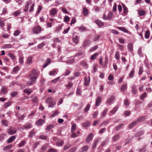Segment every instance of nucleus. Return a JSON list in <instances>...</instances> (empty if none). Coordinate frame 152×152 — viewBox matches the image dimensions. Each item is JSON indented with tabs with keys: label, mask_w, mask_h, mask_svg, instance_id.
Masks as SVG:
<instances>
[{
	"label": "nucleus",
	"mask_w": 152,
	"mask_h": 152,
	"mask_svg": "<svg viewBox=\"0 0 152 152\" xmlns=\"http://www.w3.org/2000/svg\"><path fill=\"white\" fill-rule=\"evenodd\" d=\"M145 146H144L142 147L141 148H140L139 149V152H145L146 151V150L145 149Z\"/></svg>",
	"instance_id": "62"
},
{
	"label": "nucleus",
	"mask_w": 152,
	"mask_h": 152,
	"mask_svg": "<svg viewBox=\"0 0 152 152\" xmlns=\"http://www.w3.org/2000/svg\"><path fill=\"white\" fill-rule=\"evenodd\" d=\"M77 148L76 147H74L69 149L68 152H75L76 151Z\"/></svg>",
	"instance_id": "64"
},
{
	"label": "nucleus",
	"mask_w": 152,
	"mask_h": 152,
	"mask_svg": "<svg viewBox=\"0 0 152 152\" xmlns=\"http://www.w3.org/2000/svg\"><path fill=\"white\" fill-rule=\"evenodd\" d=\"M53 100V98L51 97H48L46 99V102L48 104H49Z\"/></svg>",
	"instance_id": "52"
},
{
	"label": "nucleus",
	"mask_w": 152,
	"mask_h": 152,
	"mask_svg": "<svg viewBox=\"0 0 152 152\" xmlns=\"http://www.w3.org/2000/svg\"><path fill=\"white\" fill-rule=\"evenodd\" d=\"M137 123V121H134L132 123L130 124L129 126V129H131Z\"/></svg>",
	"instance_id": "35"
},
{
	"label": "nucleus",
	"mask_w": 152,
	"mask_h": 152,
	"mask_svg": "<svg viewBox=\"0 0 152 152\" xmlns=\"http://www.w3.org/2000/svg\"><path fill=\"white\" fill-rule=\"evenodd\" d=\"M90 42L89 40H86L83 43V46L84 47L88 46L89 45Z\"/></svg>",
	"instance_id": "32"
},
{
	"label": "nucleus",
	"mask_w": 152,
	"mask_h": 152,
	"mask_svg": "<svg viewBox=\"0 0 152 152\" xmlns=\"http://www.w3.org/2000/svg\"><path fill=\"white\" fill-rule=\"evenodd\" d=\"M12 48V46L10 44H5L3 46L4 49L10 48Z\"/></svg>",
	"instance_id": "46"
},
{
	"label": "nucleus",
	"mask_w": 152,
	"mask_h": 152,
	"mask_svg": "<svg viewBox=\"0 0 152 152\" xmlns=\"http://www.w3.org/2000/svg\"><path fill=\"white\" fill-rule=\"evenodd\" d=\"M11 102L10 101H8L4 105V107L5 108H7L8 107L10 106L11 105Z\"/></svg>",
	"instance_id": "47"
},
{
	"label": "nucleus",
	"mask_w": 152,
	"mask_h": 152,
	"mask_svg": "<svg viewBox=\"0 0 152 152\" xmlns=\"http://www.w3.org/2000/svg\"><path fill=\"white\" fill-rule=\"evenodd\" d=\"M4 20L2 18H0V26L1 27H3L4 25Z\"/></svg>",
	"instance_id": "44"
},
{
	"label": "nucleus",
	"mask_w": 152,
	"mask_h": 152,
	"mask_svg": "<svg viewBox=\"0 0 152 152\" xmlns=\"http://www.w3.org/2000/svg\"><path fill=\"white\" fill-rule=\"evenodd\" d=\"M144 133L143 131L141 130L137 132L135 134L134 136L135 137H138L140 136L143 135Z\"/></svg>",
	"instance_id": "15"
},
{
	"label": "nucleus",
	"mask_w": 152,
	"mask_h": 152,
	"mask_svg": "<svg viewBox=\"0 0 152 152\" xmlns=\"http://www.w3.org/2000/svg\"><path fill=\"white\" fill-rule=\"evenodd\" d=\"M124 125L123 124L121 123L118 126L115 127V130L116 131H118L121 129L124 126Z\"/></svg>",
	"instance_id": "18"
},
{
	"label": "nucleus",
	"mask_w": 152,
	"mask_h": 152,
	"mask_svg": "<svg viewBox=\"0 0 152 152\" xmlns=\"http://www.w3.org/2000/svg\"><path fill=\"white\" fill-rule=\"evenodd\" d=\"M98 48L97 45H95L93 47L91 48L89 50V52H93L97 49Z\"/></svg>",
	"instance_id": "39"
},
{
	"label": "nucleus",
	"mask_w": 152,
	"mask_h": 152,
	"mask_svg": "<svg viewBox=\"0 0 152 152\" xmlns=\"http://www.w3.org/2000/svg\"><path fill=\"white\" fill-rule=\"evenodd\" d=\"M110 32L114 34H119V32L118 31L115 29H111Z\"/></svg>",
	"instance_id": "55"
},
{
	"label": "nucleus",
	"mask_w": 152,
	"mask_h": 152,
	"mask_svg": "<svg viewBox=\"0 0 152 152\" xmlns=\"http://www.w3.org/2000/svg\"><path fill=\"white\" fill-rule=\"evenodd\" d=\"M20 70V68L18 66H16L13 68V71L15 73H17Z\"/></svg>",
	"instance_id": "29"
},
{
	"label": "nucleus",
	"mask_w": 152,
	"mask_h": 152,
	"mask_svg": "<svg viewBox=\"0 0 152 152\" xmlns=\"http://www.w3.org/2000/svg\"><path fill=\"white\" fill-rule=\"evenodd\" d=\"M1 123L2 124L6 126H7L8 124V122L5 120H2Z\"/></svg>",
	"instance_id": "53"
},
{
	"label": "nucleus",
	"mask_w": 152,
	"mask_h": 152,
	"mask_svg": "<svg viewBox=\"0 0 152 152\" xmlns=\"http://www.w3.org/2000/svg\"><path fill=\"white\" fill-rule=\"evenodd\" d=\"M26 144V141L25 140H23L18 144V147L21 148L24 146Z\"/></svg>",
	"instance_id": "19"
},
{
	"label": "nucleus",
	"mask_w": 152,
	"mask_h": 152,
	"mask_svg": "<svg viewBox=\"0 0 152 152\" xmlns=\"http://www.w3.org/2000/svg\"><path fill=\"white\" fill-rule=\"evenodd\" d=\"M73 41L75 44H77L79 41V38L76 35L75 36V37L72 39Z\"/></svg>",
	"instance_id": "33"
},
{
	"label": "nucleus",
	"mask_w": 152,
	"mask_h": 152,
	"mask_svg": "<svg viewBox=\"0 0 152 152\" xmlns=\"http://www.w3.org/2000/svg\"><path fill=\"white\" fill-rule=\"evenodd\" d=\"M120 135L118 134L114 135L112 137V141L115 142L118 140L120 138Z\"/></svg>",
	"instance_id": "8"
},
{
	"label": "nucleus",
	"mask_w": 152,
	"mask_h": 152,
	"mask_svg": "<svg viewBox=\"0 0 152 152\" xmlns=\"http://www.w3.org/2000/svg\"><path fill=\"white\" fill-rule=\"evenodd\" d=\"M13 128L12 127L9 128L8 130V134L10 135H12L16 133L17 130L16 129L13 130Z\"/></svg>",
	"instance_id": "5"
},
{
	"label": "nucleus",
	"mask_w": 152,
	"mask_h": 152,
	"mask_svg": "<svg viewBox=\"0 0 152 152\" xmlns=\"http://www.w3.org/2000/svg\"><path fill=\"white\" fill-rule=\"evenodd\" d=\"M90 123L88 121H86L83 124V126L84 127H86L89 126Z\"/></svg>",
	"instance_id": "42"
},
{
	"label": "nucleus",
	"mask_w": 152,
	"mask_h": 152,
	"mask_svg": "<svg viewBox=\"0 0 152 152\" xmlns=\"http://www.w3.org/2000/svg\"><path fill=\"white\" fill-rule=\"evenodd\" d=\"M35 135V133L33 130H31L29 134V137L31 138L33 137Z\"/></svg>",
	"instance_id": "51"
},
{
	"label": "nucleus",
	"mask_w": 152,
	"mask_h": 152,
	"mask_svg": "<svg viewBox=\"0 0 152 152\" xmlns=\"http://www.w3.org/2000/svg\"><path fill=\"white\" fill-rule=\"evenodd\" d=\"M30 79L31 80L27 81V84L29 85H31L35 83V82L36 81V80H33L32 79H30Z\"/></svg>",
	"instance_id": "31"
},
{
	"label": "nucleus",
	"mask_w": 152,
	"mask_h": 152,
	"mask_svg": "<svg viewBox=\"0 0 152 152\" xmlns=\"http://www.w3.org/2000/svg\"><path fill=\"white\" fill-rule=\"evenodd\" d=\"M138 14L140 16H142L145 15V12L143 10L139 9L138 10Z\"/></svg>",
	"instance_id": "21"
},
{
	"label": "nucleus",
	"mask_w": 152,
	"mask_h": 152,
	"mask_svg": "<svg viewBox=\"0 0 152 152\" xmlns=\"http://www.w3.org/2000/svg\"><path fill=\"white\" fill-rule=\"evenodd\" d=\"M90 106H91L90 104H88L87 105V106L84 109V111L85 112H87L89 110Z\"/></svg>",
	"instance_id": "59"
},
{
	"label": "nucleus",
	"mask_w": 152,
	"mask_h": 152,
	"mask_svg": "<svg viewBox=\"0 0 152 152\" xmlns=\"http://www.w3.org/2000/svg\"><path fill=\"white\" fill-rule=\"evenodd\" d=\"M117 28L125 33H127L128 34H129V32L126 29L123 27H117Z\"/></svg>",
	"instance_id": "22"
},
{
	"label": "nucleus",
	"mask_w": 152,
	"mask_h": 152,
	"mask_svg": "<svg viewBox=\"0 0 152 152\" xmlns=\"http://www.w3.org/2000/svg\"><path fill=\"white\" fill-rule=\"evenodd\" d=\"M108 20H111L113 18V13L110 11L109 12L108 16H107Z\"/></svg>",
	"instance_id": "61"
},
{
	"label": "nucleus",
	"mask_w": 152,
	"mask_h": 152,
	"mask_svg": "<svg viewBox=\"0 0 152 152\" xmlns=\"http://www.w3.org/2000/svg\"><path fill=\"white\" fill-rule=\"evenodd\" d=\"M1 91L4 94H6L7 92V89L5 86H3L1 88Z\"/></svg>",
	"instance_id": "34"
},
{
	"label": "nucleus",
	"mask_w": 152,
	"mask_h": 152,
	"mask_svg": "<svg viewBox=\"0 0 152 152\" xmlns=\"http://www.w3.org/2000/svg\"><path fill=\"white\" fill-rule=\"evenodd\" d=\"M21 13L20 10H18L15 12L13 13V15L15 16H16L18 15L19 14H20Z\"/></svg>",
	"instance_id": "48"
},
{
	"label": "nucleus",
	"mask_w": 152,
	"mask_h": 152,
	"mask_svg": "<svg viewBox=\"0 0 152 152\" xmlns=\"http://www.w3.org/2000/svg\"><path fill=\"white\" fill-rule=\"evenodd\" d=\"M42 31V28L39 26H37L33 27L32 29L33 32L36 34L40 33Z\"/></svg>",
	"instance_id": "2"
},
{
	"label": "nucleus",
	"mask_w": 152,
	"mask_h": 152,
	"mask_svg": "<svg viewBox=\"0 0 152 152\" xmlns=\"http://www.w3.org/2000/svg\"><path fill=\"white\" fill-rule=\"evenodd\" d=\"M32 58L31 56L29 57L27 60V63L28 64H30L32 62Z\"/></svg>",
	"instance_id": "57"
},
{
	"label": "nucleus",
	"mask_w": 152,
	"mask_h": 152,
	"mask_svg": "<svg viewBox=\"0 0 152 152\" xmlns=\"http://www.w3.org/2000/svg\"><path fill=\"white\" fill-rule=\"evenodd\" d=\"M99 53H96L91 56L90 58L92 60H94L96 59V58L97 57Z\"/></svg>",
	"instance_id": "27"
},
{
	"label": "nucleus",
	"mask_w": 152,
	"mask_h": 152,
	"mask_svg": "<svg viewBox=\"0 0 152 152\" xmlns=\"http://www.w3.org/2000/svg\"><path fill=\"white\" fill-rule=\"evenodd\" d=\"M80 64L85 69H87L88 68V65L86 62L85 61H81L80 62Z\"/></svg>",
	"instance_id": "12"
},
{
	"label": "nucleus",
	"mask_w": 152,
	"mask_h": 152,
	"mask_svg": "<svg viewBox=\"0 0 152 152\" xmlns=\"http://www.w3.org/2000/svg\"><path fill=\"white\" fill-rule=\"evenodd\" d=\"M145 116H142L138 118L136 121H137V123L143 121L145 120Z\"/></svg>",
	"instance_id": "16"
},
{
	"label": "nucleus",
	"mask_w": 152,
	"mask_h": 152,
	"mask_svg": "<svg viewBox=\"0 0 152 152\" xmlns=\"http://www.w3.org/2000/svg\"><path fill=\"white\" fill-rule=\"evenodd\" d=\"M150 31L148 30L146 31L145 34V38L146 39H148L149 37Z\"/></svg>",
	"instance_id": "41"
},
{
	"label": "nucleus",
	"mask_w": 152,
	"mask_h": 152,
	"mask_svg": "<svg viewBox=\"0 0 152 152\" xmlns=\"http://www.w3.org/2000/svg\"><path fill=\"white\" fill-rule=\"evenodd\" d=\"M23 57H20L19 59V62L20 64L21 65H23V64L24 61H23Z\"/></svg>",
	"instance_id": "49"
},
{
	"label": "nucleus",
	"mask_w": 152,
	"mask_h": 152,
	"mask_svg": "<svg viewBox=\"0 0 152 152\" xmlns=\"http://www.w3.org/2000/svg\"><path fill=\"white\" fill-rule=\"evenodd\" d=\"M16 138L15 135L13 136L10 137L7 140V142L8 143H10L14 140Z\"/></svg>",
	"instance_id": "14"
},
{
	"label": "nucleus",
	"mask_w": 152,
	"mask_h": 152,
	"mask_svg": "<svg viewBox=\"0 0 152 152\" xmlns=\"http://www.w3.org/2000/svg\"><path fill=\"white\" fill-rule=\"evenodd\" d=\"M147 96V95L145 92H144L140 96V99L141 100H144V99L146 98Z\"/></svg>",
	"instance_id": "56"
},
{
	"label": "nucleus",
	"mask_w": 152,
	"mask_h": 152,
	"mask_svg": "<svg viewBox=\"0 0 152 152\" xmlns=\"http://www.w3.org/2000/svg\"><path fill=\"white\" fill-rule=\"evenodd\" d=\"M54 127V126L52 124H50L47 126L46 130H50L51 129L53 128Z\"/></svg>",
	"instance_id": "40"
},
{
	"label": "nucleus",
	"mask_w": 152,
	"mask_h": 152,
	"mask_svg": "<svg viewBox=\"0 0 152 152\" xmlns=\"http://www.w3.org/2000/svg\"><path fill=\"white\" fill-rule=\"evenodd\" d=\"M80 32H84L86 31V29L83 26L80 27L78 28Z\"/></svg>",
	"instance_id": "58"
},
{
	"label": "nucleus",
	"mask_w": 152,
	"mask_h": 152,
	"mask_svg": "<svg viewBox=\"0 0 152 152\" xmlns=\"http://www.w3.org/2000/svg\"><path fill=\"white\" fill-rule=\"evenodd\" d=\"M45 122V120L42 119H39L36 122V124L38 126H41Z\"/></svg>",
	"instance_id": "11"
},
{
	"label": "nucleus",
	"mask_w": 152,
	"mask_h": 152,
	"mask_svg": "<svg viewBox=\"0 0 152 152\" xmlns=\"http://www.w3.org/2000/svg\"><path fill=\"white\" fill-rule=\"evenodd\" d=\"M102 98L100 96H98L96 100L95 105L97 106H99L101 102Z\"/></svg>",
	"instance_id": "9"
},
{
	"label": "nucleus",
	"mask_w": 152,
	"mask_h": 152,
	"mask_svg": "<svg viewBox=\"0 0 152 152\" xmlns=\"http://www.w3.org/2000/svg\"><path fill=\"white\" fill-rule=\"evenodd\" d=\"M51 59L50 58H48L46 62L43 65V67L44 68H45L49 64H50L51 63Z\"/></svg>",
	"instance_id": "20"
},
{
	"label": "nucleus",
	"mask_w": 152,
	"mask_h": 152,
	"mask_svg": "<svg viewBox=\"0 0 152 152\" xmlns=\"http://www.w3.org/2000/svg\"><path fill=\"white\" fill-rule=\"evenodd\" d=\"M8 55L12 60H15L16 57L12 53H9L8 54Z\"/></svg>",
	"instance_id": "45"
},
{
	"label": "nucleus",
	"mask_w": 152,
	"mask_h": 152,
	"mask_svg": "<svg viewBox=\"0 0 152 152\" xmlns=\"http://www.w3.org/2000/svg\"><path fill=\"white\" fill-rule=\"evenodd\" d=\"M88 146L87 145H86L83 146L81 148V151L82 152L86 151L88 150Z\"/></svg>",
	"instance_id": "37"
},
{
	"label": "nucleus",
	"mask_w": 152,
	"mask_h": 152,
	"mask_svg": "<svg viewBox=\"0 0 152 152\" xmlns=\"http://www.w3.org/2000/svg\"><path fill=\"white\" fill-rule=\"evenodd\" d=\"M132 91L134 94H136L137 92V89L136 86L134 85L132 87Z\"/></svg>",
	"instance_id": "28"
},
{
	"label": "nucleus",
	"mask_w": 152,
	"mask_h": 152,
	"mask_svg": "<svg viewBox=\"0 0 152 152\" xmlns=\"http://www.w3.org/2000/svg\"><path fill=\"white\" fill-rule=\"evenodd\" d=\"M39 138L40 139L45 140L47 138V136L45 135H42L39 136Z\"/></svg>",
	"instance_id": "60"
},
{
	"label": "nucleus",
	"mask_w": 152,
	"mask_h": 152,
	"mask_svg": "<svg viewBox=\"0 0 152 152\" xmlns=\"http://www.w3.org/2000/svg\"><path fill=\"white\" fill-rule=\"evenodd\" d=\"M56 102L53 100H52V101L49 104V107H53L56 104Z\"/></svg>",
	"instance_id": "38"
},
{
	"label": "nucleus",
	"mask_w": 152,
	"mask_h": 152,
	"mask_svg": "<svg viewBox=\"0 0 152 152\" xmlns=\"http://www.w3.org/2000/svg\"><path fill=\"white\" fill-rule=\"evenodd\" d=\"M127 88V85L124 84L123 85L121 88V91L122 92H124Z\"/></svg>",
	"instance_id": "25"
},
{
	"label": "nucleus",
	"mask_w": 152,
	"mask_h": 152,
	"mask_svg": "<svg viewBox=\"0 0 152 152\" xmlns=\"http://www.w3.org/2000/svg\"><path fill=\"white\" fill-rule=\"evenodd\" d=\"M48 152H58V151L56 149L51 148L48 151Z\"/></svg>",
	"instance_id": "63"
},
{
	"label": "nucleus",
	"mask_w": 152,
	"mask_h": 152,
	"mask_svg": "<svg viewBox=\"0 0 152 152\" xmlns=\"http://www.w3.org/2000/svg\"><path fill=\"white\" fill-rule=\"evenodd\" d=\"M18 94V92L15 91H13L10 93V95L12 97H15Z\"/></svg>",
	"instance_id": "54"
},
{
	"label": "nucleus",
	"mask_w": 152,
	"mask_h": 152,
	"mask_svg": "<svg viewBox=\"0 0 152 152\" xmlns=\"http://www.w3.org/2000/svg\"><path fill=\"white\" fill-rule=\"evenodd\" d=\"M6 134L4 133H2L0 134V141L4 140V137Z\"/></svg>",
	"instance_id": "50"
},
{
	"label": "nucleus",
	"mask_w": 152,
	"mask_h": 152,
	"mask_svg": "<svg viewBox=\"0 0 152 152\" xmlns=\"http://www.w3.org/2000/svg\"><path fill=\"white\" fill-rule=\"evenodd\" d=\"M94 22L100 27L103 26L104 25L103 22L99 19L95 20Z\"/></svg>",
	"instance_id": "7"
},
{
	"label": "nucleus",
	"mask_w": 152,
	"mask_h": 152,
	"mask_svg": "<svg viewBox=\"0 0 152 152\" xmlns=\"http://www.w3.org/2000/svg\"><path fill=\"white\" fill-rule=\"evenodd\" d=\"M122 5L123 8L124 13L125 14L128 13V10L124 4H122Z\"/></svg>",
	"instance_id": "30"
},
{
	"label": "nucleus",
	"mask_w": 152,
	"mask_h": 152,
	"mask_svg": "<svg viewBox=\"0 0 152 152\" xmlns=\"http://www.w3.org/2000/svg\"><path fill=\"white\" fill-rule=\"evenodd\" d=\"M23 91L28 94H30L31 93L32 90L30 88H26L23 90Z\"/></svg>",
	"instance_id": "24"
},
{
	"label": "nucleus",
	"mask_w": 152,
	"mask_h": 152,
	"mask_svg": "<svg viewBox=\"0 0 152 152\" xmlns=\"http://www.w3.org/2000/svg\"><path fill=\"white\" fill-rule=\"evenodd\" d=\"M83 13L85 16H87L88 14V10L86 7H84L83 9Z\"/></svg>",
	"instance_id": "17"
},
{
	"label": "nucleus",
	"mask_w": 152,
	"mask_h": 152,
	"mask_svg": "<svg viewBox=\"0 0 152 152\" xmlns=\"http://www.w3.org/2000/svg\"><path fill=\"white\" fill-rule=\"evenodd\" d=\"M133 44L131 42L129 43L128 44L127 47L129 50L130 51H132L133 50Z\"/></svg>",
	"instance_id": "26"
},
{
	"label": "nucleus",
	"mask_w": 152,
	"mask_h": 152,
	"mask_svg": "<svg viewBox=\"0 0 152 152\" xmlns=\"http://www.w3.org/2000/svg\"><path fill=\"white\" fill-rule=\"evenodd\" d=\"M90 77H88V78L86 77H85L84 78V85L86 86L89 85L90 83Z\"/></svg>",
	"instance_id": "6"
},
{
	"label": "nucleus",
	"mask_w": 152,
	"mask_h": 152,
	"mask_svg": "<svg viewBox=\"0 0 152 152\" xmlns=\"http://www.w3.org/2000/svg\"><path fill=\"white\" fill-rule=\"evenodd\" d=\"M115 97L114 96H111L107 100V103L109 104H112V102L115 99Z\"/></svg>",
	"instance_id": "10"
},
{
	"label": "nucleus",
	"mask_w": 152,
	"mask_h": 152,
	"mask_svg": "<svg viewBox=\"0 0 152 152\" xmlns=\"http://www.w3.org/2000/svg\"><path fill=\"white\" fill-rule=\"evenodd\" d=\"M64 144V142L62 140H60L57 142L56 145L58 146H62Z\"/></svg>",
	"instance_id": "43"
},
{
	"label": "nucleus",
	"mask_w": 152,
	"mask_h": 152,
	"mask_svg": "<svg viewBox=\"0 0 152 152\" xmlns=\"http://www.w3.org/2000/svg\"><path fill=\"white\" fill-rule=\"evenodd\" d=\"M31 2L30 1H28L27 2L26 4L25 7V8L23 9L24 11L25 12H26L28 11V9L29 5L31 4Z\"/></svg>",
	"instance_id": "13"
},
{
	"label": "nucleus",
	"mask_w": 152,
	"mask_h": 152,
	"mask_svg": "<svg viewBox=\"0 0 152 152\" xmlns=\"http://www.w3.org/2000/svg\"><path fill=\"white\" fill-rule=\"evenodd\" d=\"M118 109V107L117 106H115L113 108V110L110 111V112L112 114H114L117 111Z\"/></svg>",
	"instance_id": "36"
},
{
	"label": "nucleus",
	"mask_w": 152,
	"mask_h": 152,
	"mask_svg": "<svg viewBox=\"0 0 152 152\" xmlns=\"http://www.w3.org/2000/svg\"><path fill=\"white\" fill-rule=\"evenodd\" d=\"M57 10L55 8H53L50 11V14L52 15H54L57 13Z\"/></svg>",
	"instance_id": "23"
},
{
	"label": "nucleus",
	"mask_w": 152,
	"mask_h": 152,
	"mask_svg": "<svg viewBox=\"0 0 152 152\" xmlns=\"http://www.w3.org/2000/svg\"><path fill=\"white\" fill-rule=\"evenodd\" d=\"M32 127V124L30 123H27L24 125L22 126V127H21V129H23V130H24L25 129H30Z\"/></svg>",
	"instance_id": "3"
},
{
	"label": "nucleus",
	"mask_w": 152,
	"mask_h": 152,
	"mask_svg": "<svg viewBox=\"0 0 152 152\" xmlns=\"http://www.w3.org/2000/svg\"><path fill=\"white\" fill-rule=\"evenodd\" d=\"M94 135L93 134H90L87 136L86 139V142L87 143H88L91 141L93 139Z\"/></svg>",
	"instance_id": "4"
},
{
	"label": "nucleus",
	"mask_w": 152,
	"mask_h": 152,
	"mask_svg": "<svg viewBox=\"0 0 152 152\" xmlns=\"http://www.w3.org/2000/svg\"><path fill=\"white\" fill-rule=\"evenodd\" d=\"M40 74L39 72L36 69H34L32 70L29 77L30 79L35 80H36Z\"/></svg>",
	"instance_id": "1"
}]
</instances>
